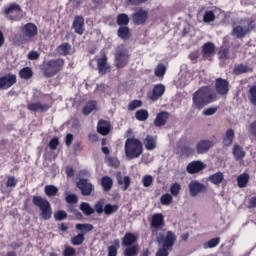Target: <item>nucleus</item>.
Wrapping results in <instances>:
<instances>
[{
  "label": "nucleus",
  "mask_w": 256,
  "mask_h": 256,
  "mask_svg": "<svg viewBox=\"0 0 256 256\" xmlns=\"http://www.w3.org/2000/svg\"><path fill=\"white\" fill-rule=\"evenodd\" d=\"M32 202L35 207L39 208L42 219L44 221H49L53 215V209L51 208V203H49V200L41 196H33Z\"/></svg>",
  "instance_id": "5"
},
{
  "label": "nucleus",
  "mask_w": 256,
  "mask_h": 256,
  "mask_svg": "<svg viewBox=\"0 0 256 256\" xmlns=\"http://www.w3.org/2000/svg\"><path fill=\"white\" fill-rule=\"evenodd\" d=\"M105 201L103 199H100L96 202L94 205V212L98 213V215H101V213H105Z\"/></svg>",
  "instance_id": "52"
},
{
  "label": "nucleus",
  "mask_w": 256,
  "mask_h": 256,
  "mask_svg": "<svg viewBox=\"0 0 256 256\" xmlns=\"http://www.w3.org/2000/svg\"><path fill=\"white\" fill-rule=\"evenodd\" d=\"M68 213H72L77 221H83V214L77 210V206L75 204H69L68 205Z\"/></svg>",
  "instance_id": "41"
},
{
  "label": "nucleus",
  "mask_w": 256,
  "mask_h": 256,
  "mask_svg": "<svg viewBox=\"0 0 256 256\" xmlns=\"http://www.w3.org/2000/svg\"><path fill=\"white\" fill-rule=\"evenodd\" d=\"M232 154L235 161H243V159H245V155H247V152H245L243 147H241L239 144H235L232 149Z\"/></svg>",
  "instance_id": "26"
},
{
  "label": "nucleus",
  "mask_w": 256,
  "mask_h": 256,
  "mask_svg": "<svg viewBox=\"0 0 256 256\" xmlns=\"http://www.w3.org/2000/svg\"><path fill=\"white\" fill-rule=\"evenodd\" d=\"M219 243H221L220 237L212 238L208 242L204 243V249H213L217 247Z\"/></svg>",
  "instance_id": "47"
},
{
  "label": "nucleus",
  "mask_w": 256,
  "mask_h": 256,
  "mask_svg": "<svg viewBox=\"0 0 256 256\" xmlns=\"http://www.w3.org/2000/svg\"><path fill=\"white\" fill-rule=\"evenodd\" d=\"M214 145L215 143L209 139L200 140L196 144V151L198 155H205V153H208Z\"/></svg>",
  "instance_id": "13"
},
{
  "label": "nucleus",
  "mask_w": 256,
  "mask_h": 256,
  "mask_svg": "<svg viewBox=\"0 0 256 256\" xmlns=\"http://www.w3.org/2000/svg\"><path fill=\"white\" fill-rule=\"evenodd\" d=\"M20 79H25L26 81L33 77V70L31 67H24L19 71Z\"/></svg>",
  "instance_id": "36"
},
{
  "label": "nucleus",
  "mask_w": 256,
  "mask_h": 256,
  "mask_svg": "<svg viewBox=\"0 0 256 256\" xmlns=\"http://www.w3.org/2000/svg\"><path fill=\"white\" fill-rule=\"evenodd\" d=\"M17 83V76L15 74H7L0 77V89H10Z\"/></svg>",
  "instance_id": "14"
},
{
  "label": "nucleus",
  "mask_w": 256,
  "mask_h": 256,
  "mask_svg": "<svg viewBox=\"0 0 256 256\" xmlns=\"http://www.w3.org/2000/svg\"><path fill=\"white\" fill-rule=\"evenodd\" d=\"M131 28L128 26H120L117 30V37L122 39V41H129V38L132 37Z\"/></svg>",
  "instance_id": "25"
},
{
  "label": "nucleus",
  "mask_w": 256,
  "mask_h": 256,
  "mask_svg": "<svg viewBox=\"0 0 256 256\" xmlns=\"http://www.w3.org/2000/svg\"><path fill=\"white\" fill-rule=\"evenodd\" d=\"M154 73L156 77H164L165 73H167V68L163 64H158Z\"/></svg>",
  "instance_id": "55"
},
{
  "label": "nucleus",
  "mask_w": 256,
  "mask_h": 256,
  "mask_svg": "<svg viewBox=\"0 0 256 256\" xmlns=\"http://www.w3.org/2000/svg\"><path fill=\"white\" fill-rule=\"evenodd\" d=\"M57 52L59 53V55L66 57V55H69V53H71V46L69 45V43H62L57 47Z\"/></svg>",
  "instance_id": "39"
},
{
  "label": "nucleus",
  "mask_w": 256,
  "mask_h": 256,
  "mask_svg": "<svg viewBox=\"0 0 256 256\" xmlns=\"http://www.w3.org/2000/svg\"><path fill=\"white\" fill-rule=\"evenodd\" d=\"M167 121H169V112L162 111L159 112L154 119V125L155 127H163L164 125H167Z\"/></svg>",
  "instance_id": "23"
},
{
  "label": "nucleus",
  "mask_w": 256,
  "mask_h": 256,
  "mask_svg": "<svg viewBox=\"0 0 256 256\" xmlns=\"http://www.w3.org/2000/svg\"><path fill=\"white\" fill-rule=\"evenodd\" d=\"M170 193L171 195H173V197H177V195H179V193H181V184L175 182L172 183L170 186Z\"/></svg>",
  "instance_id": "53"
},
{
  "label": "nucleus",
  "mask_w": 256,
  "mask_h": 256,
  "mask_svg": "<svg viewBox=\"0 0 256 256\" xmlns=\"http://www.w3.org/2000/svg\"><path fill=\"white\" fill-rule=\"evenodd\" d=\"M97 109V102L96 101H89L85 104V106L82 109L83 115H90L92 111H95Z\"/></svg>",
  "instance_id": "35"
},
{
  "label": "nucleus",
  "mask_w": 256,
  "mask_h": 256,
  "mask_svg": "<svg viewBox=\"0 0 256 256\" xmlns=\"http://www.w3.org/2000/svg\"><path fill=\"white\" fill-rule=\"evenodd\" d=\"M54 219L55 221H64V219H67V212L65 210H58L54 213Z\"/></svg>",
  "instance_id": "58"
},
{
  "label": "nucleus",
  "mask_w": 256,
  "mask_h": 256,
  "mask_svg": "<svg viewBox=\"0 0 256 256\" xmlns=\"http://www.w3.org/2000/svg\"><path fill=\"white\" fill-rule=\"evenodd\" d=\"M76 250L75 248L68 246L63 251V256H75Z\"/></svg>",
  "instance_id": "64"
},
{
  "label": "nucleus",
  "mask_w": 256,
  "mask_h": 256,
  "mask_svg": "<svg viewBox=\"0 0 256 256\" xmlns=\"http://www.w3.org/2000/svg\"><path fill=\"white\" fill-rule=\"evenodd\" d=\"M143 143L147 151H153L157 147V140L152 135H147Z\"/></svg>",
  "instance_id": "28"
},
{
  "label": "nucleus",
  "mask_w": 256,
  "mask_h": 256,
  "mask_svg": "<svg viewBox=\"0 0 256 256\" xmlns=\"http://www.w3.org/2000/svg\"><path fill=\"white\" fill-rule=\"evenodd\" d=\"M119 211V205L117 204H106L104 206V215H107L109 217L110 215H113V213H117Z\"/></svg>",
  "instance_id": "40"
},
{
  "label": "nucleus",
  "mask_w": 256,
  "mask_h": 256,
  "mask_svg": "<svg viewBox=\"0 0 256 256\" xmlns=\"http://www.w3.org/2000/svg\"><path fill=\"white\" fill-rule=\"evenodd\" d=\"M215 53V44L213 42H206L202 45V55L205 57L206 55L210 57Z\"/></svg>",
  "instance_id": "31"
},
{
  "label": "nucleus",
  "mask_w": 256,
  "mask_h": 256,
  "mask_svg": "<svg viewBox=\"0 0 256 256\" xmlns=\"http://www.w3.org/2000/svg\"><path fill=\"white\" fill-rule=\"evenodd\" d=\"M142 183L144 187H151V185H153V176L151 175L144 176L142 179Z\"/></svg>",
  "instance_id": "63"
},
{
  "label": "nucleus",
  "mask_w": 256,
  "mask_h": 256,
  "mask_svg": "<svg viewBox=\"0 0 256 256\" xmlns=\"http://www.w3.org/2000/svg\"><path fill=\"white\" fill-rule=\"evenodd\" d=\"M24 37L27 39H33V37H36L38 30H37V25L34 23H27L22 27L21 29Z\"/></svg>",
  "instance_id": "18"
},
{
  "label": "nucleus",
  "mask_w": 256,
  "mask_h": 256,
  "mask_svg": "<svg viewBox=\"0 0 256 256\" xmlns=\"http://www.w3.org/2000/svg\"><path fill=\"white\" fill-rule=\"evenodd\" d=\"M129 59H131V54H129V49L123 44L117 46L115 51V65L117 69H123L129 65Z\"/></svg>",
  "instance_id": "6"
},
{
  "label": "nucleus",
  "mask_w": 256,
  "mask_h": 256,
  "mask_svg": "<svg viewBox=\"0 0 256 256\" xmlns=\"http://www.w3.org/2000/svg\"><path fill=\"white\" fill-rule=\"evenodd\" d=\"M232 35H235L237 39H243V37L247 35V30L246 29L244 30L243 26L238 25L233 28Z\"/></svg>",
  "instance_id": "43"
},
{
  "label": "nucleus",
  "mask_w": 256,
  "mask_h": 256,
  "mask_svg": "<svg viewBox=\"0 0 256 256\" xmlns=\"http://www.w3.org/2000/svg\"><path fill=\"white\" fill-rule=\"evenodd\" d=\"M238 187L243 189V187H247V183H249V174H242L237 178Z\"/></svg>",
  "instance_id": "46"
},
{
  "label": "nucleus",
  "mask_w": 256,
  "mask_h": 256,
  "mask_svg": "<svg viewBox=\"0 0 256 256\" xmlns=\"http://www.w3.org/2000/svg\"><path fill=\"white\" fill-rule=\"evenodd\" d=\"M181 155L183 157H193V155H195V149L185 145L181 148Z\"/></svg>",
  "instance_id": "49"
},
{
  "label": "nucleus",
  "mask_w": 256,
  "mask_h": 256,
  "mask_svg": "<svg viewBox=\"0 0 256 256\" xmlns=\"http://www.w3.org/2000/svg\"><path fill=\"white\" fill-rule=\"evenodd\" d=\"M76 187L81 191L84 197H89L95 191V186L89 181V179L81 178L77 183Z\"/></svg>",
  "instance_id": "8"
},
{
  "label": "nucleus",
  "mask_w": 256,
  "mask_h": 256,
  "mask_svg": "<svg viewBox=\"0 0 256 256\" xmlns=\"http://www.w3.org/2000/svg\"><path fill=\"white\" fill-rule=\"evenodd\" d=\"M116 181L118 183V185L122 186L121 189L123 191H127V189H129V187H131V177L129 176H124L121 175V172H118L116 174Z\"/></svg>",
  "instance_id": "22"
},
{
  "label": "nucleus",
  "mask_w": 256,
  "mask_h": 256,
  "mask_svg": "<svg viewBox=\"0 0 256 256\" xmlns=\"http://www.w3.org/2000/svg\"><path fill=\"white\" fill-rule=\"evenodd\" d=\"M80 211H82V213H84L87 217H89V215H93V213H95V209H93L91 207V205L87 202H82L80 204Z\"/></svg>",
  "instance_id": "42"
},
{
  "label": "nucleus",
  "mask_w": 256,
  "mask_h": 256,
  "mask_svg": "<svg viewBox=\"0 0 256 256\" xmlns=\"http://www.w3.org/2000/svg\"><path fill=\"white\" fill-rule=\"evenodd\" d=\"M129 15L125 13H120L116 17V23L119 27H127L129 25Z\"/></svg>",
  "instance_id": "33"
},
{
  "label": "nucleus",
  "mask_w": 256,
  "mask_h": 256,
  "mask_svg": "<svg viewBox=\"0 0 256 256\" xmlns=\"http://www.w3.org/2000/svg\"><path fill=\"white\" fill-rule=\"evenodd\" d=\"M163 95H165V85L162 83L155 84L152 91L147 93V97L150 101H159V98L163 97Z\"/></svg>",
  "instance_id": "9"
},
{
  "label": "nucleus",
  "mask_w": 256,
  "mask_h": 256,
  "mask_svg": "<svg viewBox=\"0 0 256 256\" xmlns=\"http://www.w3.org/2000/svg\"><path fill=\"white\" fill-rule=\"evenodd\" d=\"M97 133L100 135H109L111 133V122L100 119L97 124Z\"/></svg>",
  "instance_id": "19"
},
{
  "label": "nucleus",
  "mask_w": 256,
  "mask_h": 256,
  "mask_svg": "<svg viewBox=\"0 0 256 256\" xmlns=\"http://www.w3.org/2000/svg\"><path fill=\"white\" fill-rule=\"evenodd\" d=\"M139 239L134 233L128 232L122 238V247H131L135 245V242Z\"/></svg>",
  "instance_id": "24"
},
{
  "label": "nucleus",
  "mask_w": 256,
  "mask_h": 256,
  "mask_svg": "<svg viewBox=\"0 0 256 256\" xmlns=\"http://www.w3.org/2000/svg\"><path fill=\"white\" fill-rule=\"evenodd\" d=\"M206 168L207 165L205 163L200 160H194L187 165L186 171L189 173V175H195Z\"/></svg>",
  "instance_id": "11"
},
{
  "label": "nucleus",
  "mask_w": 256,
  "mask_h": 256,
  "mask_svg": "<svg viewBox=\"0 0 256 256\" xmlns=\"http://www.w3.org/2000/svg\"><path fill=\"white\" fill-rule=\"evenodd\" d=\"M72 29H74L77 35H83V33H85V18L81 15L75 16L72 23Z\"/></svg>",
  "instance_id": "16"
},
{
  "label": "nucleus",
  "mask_w": 256,
  "mask_h": 256,
  "mask_svg": "<svg viewBox=\"0 0 256 256\" xmlns=\"http://www.w3.org/2000/svg\"><path fill=\"white\" fill-rule=\"evenodd\" d=\"M223 179H224L223 173L218 172L210 175L208 178V181H210V183H212L213 185H221V183H223Z\"/></svg>",
  "instance_id": "34"
},
{
  "label": "nucleus",
  "mask_w": 256,
  "mask_h": 256,
  "mask_svg": "<svg viewBox=\"0 0 256 256\" xmlns=\"http://www.w3.org/2000/svg\"><path fill=\"white\" fill-rule=\"evenodd\" d=\"M143 101L141 100H133L128 104V111H135L138 107H142Z\"/></svg>",
  "instance_id": "57"
},
{
  "label": "nucleus",
  "mask_w": 256,
  "mask_h": 256,
  "mask_svg": "<svg viewBox=\"0 0 256 256\" xmlns=\"http://www.w3.org/2000/svg\"><path fill=\"white\" fill-rule=\"evenodd\" d=\"M97 68L99 75H105L111 71V67L107 65V56H103L97 60Z\"/></svg>",
  "instance_id": "21"
},
{
  "label": "nucleus",
  "mask_w": 256,
  "mask_h": 256,
  "mask_svg": "<svg viewBox=\"0 0 256 256\" xmlns=\"http://www.w3.org/2000/svg\"><path fill=\"white\" fill-rule=\"evenodd\" d=\"M107 163H108L109 167H119V165H121V162H119V159H117L115 157H108Z\"/></svg>",
  "instance_id": "61"
},
{
  "label": "nucleus",
  "mask_w": 256,
  "mask_h": 256,
  "mask_svg": "<svg viewBox=\"0 0 256 256\" xmlns=\"http://www.w3.org/2000/svg\"><path fill=\"white\" fill-rule=\"evenodd\" d=\"M75 229L76 231H80V235H83V237H85L87 233H91V231H93L95 227L93 226V224L79 223L75 225Z\"/></svg>",
  "instance_id": "27"
},
{
  "label": "nucleus",
  "mask_w": 256,
  "mask_h": 256,
  "mask_svg": "<svg viewBox=\"0 0 256 256\" xmlns=\"http://www.w3.org/2000/svg\"><path fill=\"white\" fill-rule=\"evenodd\" d=\"M248 99L251 105L256 107V85H253L248 90Z\"/></svg>",
  "instance_id": "48"
},
{
  "label": "nucleus",
  "mask_w": 256,
  "mask_h": 256,
  "mask_svg": "<svg viewBox=\"0 0 256 256\" xmlns=\"http://www.w3.org/2000/svg\"><path fill=\"white\" fill-rule=\"evenodd\" d=\"M150 227L151 229H163L165 227V217L161 213L152 215Z\"/></svg>",
  "instance_id": "17"
},
{
  "label": "nucleus",
  "mask_w": 256,
  "mask_h": 256,
  "mask_svg": "<svg viewBox=\"0 0 256 256\" xmlns=\"http://www.w3.org/2000/svg\"><path fill=\"white\" fill-rule=\"evenodd\" d=\"M139 255V246L138 244L132 246H126L124 250V256H137Z\"/></svg>",
  "instance_id": "37"
},
{
  "label": "nucleus",
  "mask_w": 256,
  "mask_h": 256,
  "mask_svg": "<svg viewBox=\"0 0 256 256\" xmlns=\"http://www.w3.org/2000/svg\"><path fill=\"white\" fill-rule=\"evenodd\" d=\"M44 193L47 197H55L59 193V189L55 185H46Z\"/></svg>",
  "instance_id": "44"
},
{
  "label": "nucleus",
  "mask_w": 256,
  "mask_h": 256,
  "mask_svg": "<svg viewBox=\"0 0 256 256\" xmlns=\"http://www.w3.org/2000/svg\"><path fill=\"white\" fill-rule=\"evenodd\" d=\"M135 117L137 121H147V119H149V111L146 109H140L136 111Z\"/></svg>",
  "instance_id": "45"
},
{
  "label": "nucleus",
  "mask_w": 256,
  "mask_h": 256,
  "mask_svg": "<svg viewBox=\"0 0 256 256\" xmlns=\"http://www.w3.org/2000/svg\"><path fill=\"white\" fill-rule=\"evenodd\" d=\"M149 19V12L143 8L139 9L137 12L132 14V21L134 25H144V23Z\"/></svg>",
  "instance_id": "12"
},
{
  "label": "nucleus",
  "mask_w": 256,
  "mask_h": 256,
  "mask_svg": "<svg viewBox=\"0 0 256 256\" xmlns=\"http://www.w3.org/2000/svg\"><path fill=\"white\" fill-rule=\"evenodd\" d=\"M243 73H253V68L245 64H239L234 67V75H243Z\"/></svg>",
  "instance_id": "32"
},
{
  "label": "nucleus",
  "mask_w": 256,
  "mask_h": 256,
  "mask_svg": "<svg viewBox=\"0 0 256 256\" xmlns=\"http://www.w3.org/2000/svg\"><path fill=\"white\" fill-rule=\"evenodd\" d=\"M188 187L191 197H197L199 193H205L207 191V186L197 180L191 181Z\"/></svg>",
  "instance_id": "10"
},
{
  "label": "nucleus",
  "mask_w": 256,
  "mask_h": 256,
  "mask_svg": "<svg viewBox=\"0 0 256 256\" xmlns=\"http://www.w3.org/2000/svg\"><path fill=\"white\" fill-rule=\"evenodd\" d=\"M70 242L74 246L83 245V243L85 242V236H83V234L78 233L76 236L71 238Z\"/></svg>",
  "instance_id": "51"
},
{
  "label": "nucleus",
  "mask_w": 256,
  "mask_h": 256,
  "mask_svg": "<svg viewBox=\"0 0 256 256\" xmlns=\"http://www.w3.org/2000/svg\"><path fill=\"white\" fill-rule=\"evenodd\" d=\"M48 146L51 149V151H55L57 149V147H59V138H57V137L52 138L49 141Z\"/></svg>",
  "instance_id": "60"
},
{
  "label": "nucleus",
  "mask_w": 256,
  "mask_h": 256,
  "mask_svg": "<svg viewBox=\"0 0 256 256\" xmlns=\"http://www.w3.org/2000/svg\"><path fill=\"white\" fill-rule=\"evenodd\" d=\"M65 67V60L63 58L51 59L43 62L41 71L44 77L50 78L55 77L57 73H61Z\"/></svg>",
  "instance_id": "3"
},
{
  "label": "nucleus",
  "mask_w": 256,
  "mask_h": 256,
  "mask_svg": "<svg viewBox=\"0 0 256 256\" xmlns=\"http://www.w3.org/2000/svg\"><path fill=\"white\" fill-rule=\"evenodd\" d=\"M215 89L218 95H227L229 93V81L223 78L215 80Z\"/></svg>",
  "instance_id": "15"
},
{
  "label": "nucleus",
  "mask_w": 256,
  "mask_h": 256,
  "mask_svg": "<svg viewBox=\"0 0 256 256\" xmlns=\"http://www.w3.org/2000/svg\"><path fill=\"white\" fill-rule=\"evenodd\" d=\"M215 101H217V94L211 93L209 87H202L193 94L192 107L201 111L203 107H206L209 103H215Z\"/></svg>",
  "instance_id": "1"
},
{
  "label": "nucleus",
  "mask_w": 256,
  "mask_h": 256,
  "mask_svg": "<svg viewBox=\"0 0 256 256\" xmlns=\"http://www.w3.org/2000/svg\"><path fill=\"white\" fill-rule=\"evenodd\" d=\"M124 151L128 159H138L143 155V142L135 137L128 138L125 141Z\"/></svg>",
  "instance_id": "4"
},
{
  "label": "nucleus",
  "mask_w": 256,
  "mask_h": 256,
  "mask_svg": "<svg viewBox=\"0 0 256 256\" xmlns=\"http://www.w3.org/2000/svg\"><path fill=\"white\" fill-rule=\"evenodd\" d=\"M157 241L162 247L158 249L156 256H169V251H173V247L177 241V235H175V232L169 230L166 232V236L160 234Z\"/></svg>",
  "instance_id": "2"
},
{
  "label": "nucleus",
  "mask_w": 256,
  "mask_h": 256,
  "mask_svg": "<svg viewBox=\"0 0 256 256\" xmlns=\"http://www.w3.org/2000/svg\"><path fill=\"white\" fill-rule=\"evenodd\" d=\"M101 186L103 191L106 193L109 192L111 189H113V178L109 176H103L101 178Z\"/></svg>",
  "instance_id": "29"
},
{
  "label": "nucleus",
  "mask_w": 256,
  "mask_h": 256,
  "mask_svg": "<svg viewBox=\"0 0 256 256\" xmlns=\"http://www.w3.org/2000/svg\"><path fill=\"white\" fill-rule=\"evenodd\" d=\"M217 111H219V106H213V107L205 109L203 111V115H205V117H210V115H215V113H217Z\"/></svg>",
  "instance_id": "59"
},
{
  "label": "nucleus",
  "mask_w": 256,
  "mask_h": 256,
  "mask_svg": "<svg viewBox=\"0 0 256 256\" xmlns=\"http://www.w3.org/2000/svg\"><path fill=\"white\" fill-rule=\"evenodd\" d=\"M120 247H121V243L119 242V239H115L114 244L108 247L107 256H117V253Z\"/></svg>",
  "instance_id": "38"
},
{
  "label": "nucleus",
  "mask_w": 256,
  "mask_h": 256,
  "mask_svg": "<svg viewBox=\"0 0 256 256\" xmlns=\"http://www.w3.org/2000/svg\"><path fill=\"white\" fill-rule=\"evenodd\" d=\"M28 111H32L34 113H37V111H41V113H46V111H49L48 104H43L41 101L32 102L27 105Z\"/></svg>",
  "instance_id": "20"
},
{
  "label": "nucleus",
  "mask_w": 256,
  "mask_h": 256,
  "mask_svg": "<svg viewBox=\"0 0 256 256\" xmlns=\"http://www.w3.org/2000/svg\"><path fill=\"white\" fill-rule=\"evenodd\" d=\"M66 202H68L69 205H75V203L79 202V198L75 194H69L66 196Z\"/></svg>",
  "instance_id": "62"
},
{
  "label": "nucleus",
  "mask_w": 256,
  "mask_h": 256,
  "mask_svg": "<svg viewBox=\"0 0 256 256\" xmlns=\"http://www.w3.org/2000/svg\"><path fill=\"white\" fill-rule=\"evenodd\" d=\"M204 23H211L212 21H215V13L212 10H208L204 13L203 16Z\"/></svg>",
  "instance_id": "56"
},
{
  "label": "nucleus",
  "mask_w": 256,
  "mask_h": 256,
  "mask_svg": "<svg viewBox=\"0 0 256 256\" xmlns=\"http://www.w3.org/2000/svg\"><path fill=\"white\" fill-rule=\"evenodd\" d=\"M3 13L10 21H21V13H23V9L19 4L12 3L4 8Z\"/></svg>",
  "instance_id": "7"
},
{
  "label": "nucleus",
  "mask_w": 256,
  "mask_h": 256,
  "mask_svg": "<svg viewBox=\"0 0 256 256\" xmlns=\"http://www.w3.org/2000/svg\"><path fill=\"white\" fill-rule=\"evenodd\" d=\"M219 59L227 61L229 59V47L221 46L218 52Z\"/></svg>",
  "instance_id": "50"
},
{
  "label": "nucleus",
  "mask_w": 256,
  "mask_h": 256,
  "mask_svg": "<svg viewBox=\"0 0 256 256\" xmlns=\"http://www.w3.org/2000/svg\"><path fill=\"white\" fill-rule=\"evenodd\" d=\"M234 139H235V131L230 128L226 131V134L223 138L224 147H230Z\"/></svg>",
  "instance_id": "30"
},
{
  "label": "nucleus",
  "mask_w": 256,
  "mask_h": 256,
  "mask_svg": "<svg viewBox=\"0 0 256 256\" xmlns=\"http://www.w3.org/2000/svg\"><path fill=\"white\" fill-rule=\"evenodd\" d=\"M161 205H171L173 203V196L169 193L163 194L160 198Z\"/></svg>",
  "instance_id": "54"
}]
</instances>
